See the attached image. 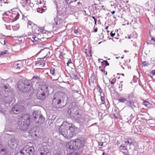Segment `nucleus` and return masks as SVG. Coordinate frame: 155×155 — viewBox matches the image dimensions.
<instances>
[{
	"mask_svg": "<svg viewBox=\"0 0 155 155\" xmlns=\"http://www.w3.org/2000/svg\"><path fill=\"white\" fill-rule=\"evenodd\" d=\"M143 104L147 107H151L152 104H150L148 101H144L143 103Z\"/></svg>",
	"mask_w": 155,
	"mask_h": 155,
	"instance_id": "a878e982",
	"label": "nucleus"
},
{
	"mask_svg": "<svg viewBox=\"0 0 155 155\" xmlns=\"http://www.w3.org/2000/svg\"><path fill=\"white\" fill-rule=\"evenodd\" d=\"M34 152L33 147L27 145L18 152L16 155H33Z\"/></svg>",
	"mask_w": 155,
	"mask_h": 155,
	"instance_id": "39448f33",
	"label": "nucleus"
},
{
	"mask_svg": "<svg viewBox=\"0 0 155 155\" xmlns=\"http://www.w3.org/2000/svg\"><path fill=\"white\" fill-rule=\"evenodd\" d=\"M97 87L99 89V91L100 92V93H101V87L100 86L98 85L97 86Z\"/></svg>",
	"mask_w": 155,
	"mask_h": 155,
	"instance_id": "603ef678",
	"label": "nucleus"
},
{
	"mask_svg": "<svg viewBox=\"0 0 155 155\" xmlns=\"http://www.w3.org/2000/svg\"><path fill=\"white\" fill-rule=\"evenodd\" d=\"M6 150L5 149L0 148V155H8Z\"/></svg>",
	"mask_w": 155,
	"mask_h": 155,
	"instance_id": "5701e85b",
	"label": "nucleus"
},
{
	"mask_svg": "<svg viewBox=\"0 0 155 155\" xmlns=\"http://www.w3.org/2000/svg\"><path fill=\"white\" fill-rule=\"evenodd\" d=\"M32 115L36 123L38 124H41L43 123L45 120V118L41 114V112L40 111H35L33 112Z\"/></svg>",
	"mask_w": 155,
	"mask_h": 155,
	"instance_id": "0eeeda50",
	"label": "nucleus"
},
{
	"mask_svg": "<svg viewBox=\"0 0 155 155\" xmlns=\"http://www.w3.org/2000/svg\"><path fill=\"white\" fill-rule=\"evenodd\" d=\"M44 10L43 8H38L37 9V11L38 12L40 13H42L43 12V11H44Z\"/></svg>",
	"mask_w": 155,
	"mask_h": 155,
	"instance_id": "473e14b6",
	"label": "nucleus"
},
{
	"mask_svg": "<svg viewBox=\"0 0 155 155\" xmlns=\"http://www.w3.org/2000/svg\"><path fill=\"white\" fill-rule=\"evenodd\" d=\"M142 64L143 66H147L149 64L148 62L146 61H143L142 62Z\"/></svg>",
	"mask_w": 155,
	"mask_h": 155,
	"instance_id": "2f4dec72",
	"label": "nucleus"
},
{
	"mask_svg": "<svg viewBox=\"0 0 155 155\" xmlns=\"http://www.w3.org/2000/svg\"><path fill=\"white\" fill-rule=\"evenodd\" d=\"M113 114H114V116L116 118H118V115H117V116L116 115H117L115 114L114 113Z\"/></svg>",
	"mask_w": 155,
	"mask_h": 155,
	"instance_id": "680f3d73",
	"label": "nucleus"
},
{
	"mask_svg": "<svg viewBox=\"0 0 155 155\" xmlns=\"http://www.w3.org/2000/svg\"><path fill=\"white\" fill-rule=\"evenodd\" d=\"M23 106L18 104L15 105L12 108V111L15 113L18 114L22 110Z\"/></svg>",
	"mask_w": 155,
	"mask_h": 155,
	"instance_id": "f8f14e48",
	"label": "nucleus"
},
{
	"mask_svg": "<svg viewBox=\"0 0 155 155\" xmlns=\"http://www.w3.org/2000/svg\"><path fill=\"white\" fill-rule=\"evenodd\" d=\"M115 13V11H113L112 12H111V13L112 14H114V13Z\"/></svg>",
	"mask_w": 155,
	"mask_h": 155,
	"instance_id": "774afa93",
	"label": "nucleus"
},
{
	"mask_svg": "<svg viewBox=\"0 0 155 155\" xmlns=\"http://www.w3.org/2000/svg\"><path fill=\"white\" fill-rule=\"evenodd\" d=\"M77 7H75L74 6H72L71 5H68V9L70 11V12H74L76 11L77 10Z\"/></svg>",
	"mask_w": 155,
	"mask_h": 155,
	"instance_id": "aec40b11",
	"label": "nucleus"
},
{
	"mask_svg": "<svg viewBox=\"0 0 155 155\" xmlns=\"http://www.w3.org/2000/svg\"><path fill=\"white\" fill-rule=\"evenodd\" d=\"M94 25L95 26L97 25V20L96 19V20H94Z\"/></svg>",
	"mask_w": 155,
	"mask_h": 155,
	"instance_id": "338daca9",
	"label": "nucleus"
},
{
	"mask_svg": "<svg viewBox=\"0 0 155 155\" xmlns=\"http://www.w3.org/2000/svg\"><path fill=\"white\" fill-rule=\"evenodd\" d=\"M38 28V30H39L40 32L42 33L44 30V28L41 27L40 28L39 27H37Z\"/></svg>",
	"mask_w": 155,
	"mask_h": 155,
	"instance_id": "72a5a7b5",
	"label": "nucleus"
},
{
	"mask_svg": "<svg viewBox=\"0 0 155 155\" xmlns=\"http://www.w3.org/2000/svg\"><path fill=\"white\" fill-rule=\"evenodd\" d=\"M48 87L46 85L41 86L37 93V98L40 100H45L48 96Z\"/></svg>",
	"mask_w": 155,
	"mask_h": 155,
	"instance_id": "20e7f679",
	"label": "nucleus"
},
{
	"mask_svg": "<svg viewBox=\"0 0 155 155\" xmlns=\"http://www.w3.org/2000/svg\"><path fill=\"white\" fill-rule=\"evenodd\" d=\"M150 74H152L153 76L155 75V70H152L150 73Z\"/></svg>",
	"mask_w": 155,
	"mask_h": 155,
	"instance_id": "49530a36",
	"label": "nucleus"
},
{
	"mask_svg": "<svg viewBox=\"0 0 155 155\" xmlns=\"http://www.w3.org/2000/svg\"><path fill=\"white\" fill-rule=\"evenodd\" d=\"M50 73L52 76L55 75V69L54 68H51L50 69Z\"/></svg>",
	"mask_w": 155,
	"mask_h": 155,
	"instance_id": "bb28decb",
	"label": "nucleus"
},
{
	"mask_svg": "<svg viewBox=\"0 0 155 155\" xmlns=\"http://www.w3.org/2000/svg\"><path fill=\"white\" fill-rule=\"evenodd\" d=\"M74 32L75 33H77L78 32V31L77 30L75 29L74 31Z\"/></svg>",
	"mask_w": 155,
	"mask_h": 155,
	"instance_id": "0e129e2a",
	"label": "nucleus"
},
{
	"mask_svg": "<svg viewBox=\"0 0 155 155\" xmlns=\"http://www.w3.org/2000/svg\"><path fill=\"white\" fill-rule=\"evenodd\" d=\"M2 89L5 92H9L11 91V88L8 84L5 85L2 88Z\"/></svg>",
	"mask_w": 155,
	"mask_h": 155,
	"instance_id": "6ab92c4d",
	"label": "nucleus"
},
{
	"mask_svg": "<svg viewBox=\"0 0 155 155\" xmlns=\"http://www.w3.org/2000/svg\"><path fill=\"white\" fill-rule=\"evenodd\" d=\"M120 147H122V148L121 149L123 150H127V148H126V147L124 146V145H122L120 146Z\"/></svg>",
	"mask_w": 155,
	"mask_h": 155,
	"instance_id": "a19ab883",
	"label": "nucleus"
},
{
	"mask_svg": "<svg viewBox=\"0 0 155 155\" xmlns=\"http://www.w3.org/2000/svg\"><path fill=\"white\" fill-rule=\"evenodd\" d=\"M73 135L72 133L70 132L68 130L67 131V133H65L64 136V137L67 139H69L73 137Z\"/></svg>",
	"mask_w": 155,
	"mask_h": 155,
	"instance_id": "a211bd4d",
	"label": "nucleus"
},
{
	"mask_svg": "<svg viewBox=\"0 0 155 155\" xmlns=\"http://www.w3.org/2000/svg\"><path fill=\"white\" fill-rule=\"evenodd\" d=\"M110 35L111 37H113L115 35V33H114L113 31H112L111 32Z\"/></svg>",
	"mask_w": 155,
	"mask_h": 155,
	"instance_id": "37998d69",
	"label": "nucleus"
},
{
	"mask_svg": "<svg viewBox=\"0 0 155 155\" xmlns=\"http://www.w3.org/2000/svg\"><path fill=\"white\" fill-rule=\"evenodd\" d=\"M116 79H113L112 80V81H111V82H110V84H114V83H115V81H116Z\"/></svg>",
	"mask_w": 155,
	"mask_h": 155,
	"instance_id": "a18cd8bd",
	"label": "nucleus"
},
{
	"mask_svg": "<svg viewBox=\"0 0 155 155\" xmlns=\"http://www.w3.org/2000/svg\"><path fill=\"white\" fill-rule=\"evenodd\" d=\"M77 5H76V4H75V5H76V6H77V5H80L81 4L80 2H78L77 3Z\"/></svg>",
	"mask_w": 155,
	"mask_h": 155,
	"instance_id": "052dcab7",
	"label": "nucleus"
},
{
	"mask_svg": "<svg viewBox=\"0 0 155 155\" xmlns=\"http://www.w3.org/2000/svg\"><path fill=\"white\" fill-rule=\"evenodd\" d=\"M66 145L67 148L70 150H76L74 141H71L70 142L67 143Z\"/></svg>",
	"mask_w": 155,
	"mask_h": 155,
	"instance_id": "ddd939ff",
	"label": "nucleus"
},
{
	"mask_svg": "<svg viewBox=\"0 0 155 155\" xmlns=\"http://www.w3.org/2000/svg\"><path fill=\"white\" fill-rule=\"evenodd\" d=\"M6 53V51H4L3 52H2L1 55H4V54H5Z\"/></svg>",
	"mask_w": 155,
	"mask_h": 155,
	"instance_id": "6e6d98bb",
	"label": "nucleus"
},
{
	"mask_svg": "<svg viewBox=\"0 0 155 155\" xmlns=\"http://www.w3.org/2000/svg\"><path fill=\"white\" fill-rule=\"evenodd\" d=\"M30 124V117L28 114H25L21 118V121H19L18 124V128L24 131L27 129Z\"/></svg>",
	"mask_w": 155,
	"mask_h": 155,
	"instance_id": "7ed1b4c3",
	"label": "nucleus"
},
{
	"mask_svg": "<svg viewBox=\"0 0 155 155\" xmlns=\"http://www.w3.org/2000/svg\"><path fill=\"white\" fill-rule=\"evenodd\" d=\"M3 2H4V1H2V0H0V6H2V3Z\"/></svg>",
	"mask_w": 155,
	"mask_h": 155,
	"instance_id": "13d9d810",
	"label": "nucleus"
},
{
	"mask_svg": "<svg viewBox=\"0 0 155 155\" xmlns=\"http://www.w3.org/2000/svg\"><path fill=\"white\" fill-rule=\"evenodd\" d=\"M19 15L18 14V13H17V15L16 16V17L15 18V21L17 20L19 18Z\"/></svg>",
	"mask_w": 155,
	"mask_h": 155,
	"instance_id": "79ce46f5",
	"label": "nucleus"
},
{
	"mask_svg": "<svg viewBox=\"0 0 155 155\" xmlns=\"http://www.w3.org/2000/svg\"><path fill=\"white\" fill-rule=\"evenodd\" d=\"M101 64L102 66H105V63L104 62V61H103L102 62H101Z\"/></svg>",
	"mask_w": 155,
	"mask_h": 155,
	"instance_id": "4d7b16f0",
	"label": "nucleus"
},
{
	"mask_svg": "<svg viewBox=\"0 0 155 155\" xmlns=\"http://www.w3.org/2000/svg\"><path fill=\"white\" fill-rule=\"evenodd\" d=\"M104 62L105 63V66L104 67V68L106 66L109 65V63L107 60H104Z\"/></svg>",
	"mask_w": 155,
	"mask_h": 155,
	"instance_id": "ea45409f",
	"label": "nucleus"
},
{
	"mask_svg": "<svg viewBox=\"0 0 155 155\" xmlns=\"http://www.w3.org/2000/svg\"><path fill=\"white\" fill-rule=\"evenodd\" d=\"M62 21V20L59 19L58 17H57L56 18H55L53 23V28L55 30L58 29V28H59L61 25V23Z\"/></svg>",
	"mask_w": 155,
	"mask_h": 155,
	"instance_id": "9d476101",
	"label": "nucleus"
},
{
	"mask_svg": "<svg viewBox=\"0 0 155 155\" xmlns=\"http://www.w3.org/2000/svg\"><path fill=\"white\" fill-rule=\"evenodd\" d=\"M8 130L6 129V127H5V130L4 131V133L8 134Z\"/></svg>",
	"mask_w": 155,
	"mask_h": 155,
	"instance_id": "8fccbe9b",
	"label": "nucleus"
},
{
	"mask_svg": "<svg viewBox=\"0 0 155 155\" xmlns=\"http://www.w3.org/2000/svg\"><path fill=\"white\" fill-rule=\"evenodd\" d=\"M122 82H123V81H120V83L119 84V88H121V89L120 90V91H121L122 90V87L123 84H122Z\"/></svg>",
	"mask_w": 155,
	"mask_h": 155,
	"instance_id": "c9c22d12",
	"label": "nucleus"
},
{
	"mask_svg": "<svg viewBox=\"0 0 155 155\" xmlns=\"http://www.w3.org/2000/svg\"><path fill=\"white\" fill-rule=\"evenodd\" d=\"M6 110L3 108H2L1 106H0V113L5 114L6 113Z\"/></svg>",
	"mask_w": 155,
	"mask_h": 155,
	"instance_id": "7c9ffc66",
	"label": "nucleus"
},
{
	"mask_svg": "<svg viewBox=\"0 0 155 155\" xmlns=\"http://www.w3.org/2000/svg\"><path fill=\"white\" fill-rule=\"evenodd\" d=\"M21 65H20L16 67H15L16 69H20L21 68Z\"/></svg>",
	"mask_w": 155,
	"mask_h": 155,
	"instance_id": "de8ad7c7",
	"label": "nucleus"
},
{
	"mask_svg": "<svg viewBox=\"0 0 155 155\" xmlns=\"http://www.w3.org/2000/svg\"><path fill=\"white\" fill-rule=\"evenodd\" d=\"M40 33L41 32H40L39 30H38V28H37L35 30V33L37 35H39L40 34Z\"/></svg>",
	"mask_w": 155,
	"mask_h": 155,
	"instance_id": "e433bc0d",
	"label": "nucleus"
},
{
	"mask_svg": "<svg viewBox=\"0 0 155 155\" xmlns=\"http://www.w3.org/2000/svg\"><path fill=\"white\" fill-rule=\"evenodd\" d=\"M67 95L62 92H56L54 95L52 100V105L56 108H61L64 106V102L67 99Z\"/></svg>",
	"mask_w": 155,
	"mask_h": 155,
	"instance_id": "f257e3e1",
	"label": "nucleus"
},
{
	"mask_svg": "<svg viewBox=\"0 0 155 155\" xmlns=\"http://www.w3.org/2000/svg\"><path fill=\"white\" fill-rule=\"evenodd\" d=\"M101 104H104V98L102 96H101Z\"/></svg>",
	"mask_w": 155,
	"mask_h": 155,
	"instance_id": "4c0bfd02",
	"label": "nucleus"
},
{
	"mask_svg": "<svg viewBox=\"0 0 155 155\" xmlns=\"http://www.w3.org/2000/svg\"><path fill=\"white\" fill-rule=\"evenodd\" d=\"M5 101L6 103L9 104L12 101V97L9 96L6 97L5 99Z\"/></svg>",
	"mask_w": 155,
	"mask_h": 155,
	"instance_id": "4be33fe9",
	"label": "nucleus"
},
{
	"mask_svg": "<svg viewBox=\"0 0 155 155\" xmlns=\"http://www.w3.org/2000/svg\"><path fill=\"white\" fill-rule=\"evenodd\" d=\"M77 107L75 106V104L74 103H71L68 107V110H71L73 109L74 107Z\"/></svg>",
	"mask_w": 155,
	"mask_h": 155,
	"instance_id": "b1692460",
	"label": "nucleus"
},
{
	"mask_svg": "<svg viewBox=\"0 0 155 155\" xmlns=\"http://www.w3.org/2000/svg\"><path fill=\"white\" fill-rule=\"evenodd\" d=\"M54 155H62L59 152H56L54 154Z\"/></svg>",
	"mask_w": 155,
	"mask_h": 155,
	"instance_id": "864d4df0",
	"label": "nucleus"
},
{
	"mask_svg": "<svg viewBox=\"0 0 155 155\" xmlns=\"http://www.w3.org/2000/svg\"><path fill=\"white\" fill-rule=\"evenodd\" d=\"M134 140L133 139L130 138L126 139L124 141V143L127 145L130 146L134 143Z\"/></svg>",
	"mask_w": 155,
	"mask_h": 155,
	"instance_id": "dca6fc26",
	"label": "nucleus"
},
{
	"mask_svg": "<svg viewBox=\"0 0 155 155\" xmlns=\"http://www.w3.org/2000/svg\"><path fill=\"white\" fill-rule=\"evenodd\" d=\"M70 124H69L68 130H69L70 132H71L74 135V133L75 130L76 129V128L74 125L71 124L70 126Z\"/></svg>",
	"mask_w": 155,
	"mask_h": 155,
	"instance_id": "f3484780",
	"label": "nucleus"
},
{
	"mask_svg": "<svg viewBox=\"0 0 155 155\" xmlns=\"http://www.w3.org/2000/svg\"><path fill=\"white\" fill-rule=\"evenodd\" d=\"M79 109L77 107H74L71 110H68V114L74 118H80L81 115L79 114Z\"/></svg>",
	"mask_w": 155,
	"mask_h": 155,
	"instance_id": "1a4fd4ad",
	"label": "nucleus"
},
{
	"mask_svg": "<svg viewBox=\"0 0 155 155\" xmlns=\"http://www.w3.org/2000/svg\"><path fill=\"white\" fill-rule=\"evenodd\" d=\"M126 104L127 106L132 108L133 110L137 107V104L133 94L128 95V101Z\"/></svg>",
	"mask_w": 155,
	"mask_h": 155,
	"instance_id": "423d86ee",
	"label": "nucleus"
},
{
	"mask_svg": "<svg viewBox=\"0 0 155 155\" xmlns=\"http://www.w3.org/2000/svg\"><path fill=\"white\" fill-rule=\"evenodd\" d=\"M12 27L13 30L16 31L18 29L19 26L18 25H15L12 26Z\"/></svg>",
	"mask_w": 155,
	"mask_h": 155,
	"instance_id": "c85d7f7f",
	"label": "nucleus"
},
{
	"mask_svg": "<svg viewBox=\"0 0 155 155\" xmlns=\"http://www.w3.org/2000/svg\"><path fill=\"white\" fill-rule=\"evenodd\" d=\"M40 155H46L48 152L47 147L46 146H41L39 151Z\"/></svg>",
	"mask_w": 155,
	"mask_h": 155,
	"instance_id": "4468645a",
	"label": "nucleus"
},
{
	"mask_svg": "<svg viewBox=\"0 0 155 155\" xmlns=\"http://www.w3.org/2000/svg\"><path fill=\"white\" fill-rule=\"evenodd\" d=\"M21 65V64H19L17 62H15L14 64V66L15 67H16Z\"/></svg>",
	"mask_w": 155,
	"mask_h": 155,
	"instance_id": "58836bf2",
	"label": "nucleus"
},
{
	"mask_svg": "<svg viewBox=\"0 0 155 155\" xmlns=\"http://www.w3.org/2000/svg\"><path fill=\"white\" fill-rule=\"evenodd\" d=\"M68 123L66 121H64L58 129L60 134H61L63 136H64L65 133H67V131L68 130Z\"/></svg>",
	"mask_w": 155,
	"mask_h": 155,
	"instance_id": "6e6552de",
	"label": "nucleus"
},
{
	"mask_svg": "<svg viewBox=\"0 0 155 155\" xmlns=\"http://www.w3.org/2000/svg\"><path fill=\"white\" fill-rule=\"evenodd\" d=\"M74 142L75 145L76 150L82 148L84 145V143L83 141H81V140L79 139H77Z\"/></svg>",
	"mask_w": 155,
	"mask_h": 155,
	"instance_id": "9b49d317",
	"label": "nucleus"
},
{
	"mask_svg": "<svg viewBox=\"0 0 155 155\" xmlns=\"http://www.w3.org/2000/svg\"><path fill=\"white\" fill-rule=\"evenodd\" d=\"M71 77L74 79L77 80L78 78V77L75 72L72 71V73L71 74Z\"/></svg>",
	"mask_w": 155,
	"mask_h": 155,
	"instance_id": "393cba45",
	"label": "nucleus"
},
{
	"mask_svg": "<svg viewBox=\"0 0 155 155\" xmlns=\"http://www.w3.org/2000/svg\"><path fill=\"white\" fill-rule=\"evenodd\" d=\"M118 101L119 102L121 103H124L125 102L127 101H128V96L126 98L124 97H120L118 100Z\"/></svg>",
	"mask_w": 155,
	"mask_h": 155,
	"instance_id": "412c9836",
	"label": "nucleus"
},
{
	"mask_svg": "<svg viewBox=\"0 0 155 155\" xmlns=\"http://www.w3.org/2000/svg\"><path fill=\"white\" fill-rule=\"evenodd\" d=\"M32 23L30 21H28V24L30 25H32Z\"/></svg>",
	"mask_w": 155,
	"mask_h": 155,
	"instance_id": "bf43d9fd",
	"label": "nucleus"
},
{
	"mask_svg": "<svg viewBox=\"0 0 155 155\" xmlns=\"http://www.w3.org/2000/svg\"><path fill=\"white\" fill-rule=\"evenodd\" d=\"M40 80L39 77L34 76L31 80L19 81L18 84V88L24 92H28L32 87V84L31 83L32 82H34L36 81H39Z\"/></svg>",
	"mask_w": 155,
	"mask_h": 155,
	"instance_id": "f03ea898",
	"label": "nucleus"
},
{
	"mask_svg": "<svg viewBox=\"0 0 155 155\" xmlns=\"http://www.w3.org/2000/svg\"><path fill=\"white\" fill-rule=\"evenodd\" d=\"M72 63V62H71V59H69L68 61V62H67V65L68 66H69V65L70 64H71Z\"/></svg>",
	"mask_w": 155,
	"mask_h": 155,
	"instance_id": "c03bdc74",
	"label": "nucleus"
},
{
	"mask_svg": "<svg viewBox=\"0 0 155 155\" xmlns=\"http://www.w3.org/2000/svg\"><path fill=\"white\" fill-rule=\"evenodd\" d=\"M135 114H132L130 115L131 118H133L135 116Z\"/></svg>",
	"mask_w": 155,
	"mask_h": 155,
	"instance_id": "5fc2aeb1",
	"label": "nucleus"
},
{
	"mask_svg": "<svg viewBox=\"0 0 155 155\" xmlns=\"http://www.w3.org/2000/svg\"><path fill=\"white\" fill-rule=\"evenodd\" d=\"M103 143L102 142H98V145L100 146H102L103 145Z\"/></svg>",
	"mask_w": 155,
	"mask_h": 155,
	"instance_id": "3c124183",
	"label": "nucleus"
},
{
	"mask_svg": "<svg viewBox=\"0 0 155 155\" xmlns=\"http://www.w3.org/2000/svg\"><path fill=\"white\" fill-rule=\"evenodd\" d=\"M68 155H79V153L78 152L73 151L68 153Z\"/></svg>",
	"mask_w": 155,
	"mask_h": 155,
	"instance_id": "cd10ccee",
	"label": "nucleus"
},
{
	"mask_svg": "<svg viewBox=\"0 0 155 155\" xmlns=\"http://www.w3.org/2000/svg\"><path fill=\"white\" fill-rule=\"evenodd\" d=\"M101 70L103 72H105V71H104V69H101Z\"/></svg>",
	"mask_w": 155,
	"mask_h": 155,
	"instance_id": "e2e57ef3",
	"label": "nucleus"
},
{
	"mask_svg": "<svg viewBox=\"0 0 155 155\" xmlns=\"http://www.w3.org/2000/svg\"><path fill=\"white\" fill-rule=\"evenodd\" d=\"M151 44L155 45V39L154 38H152L150 40Z\"/></svg>",
	"mask_w": 155,
	"mask_h": 155,
	"instance_id": "f704fd0d",
	"label": "nucleus"
},
{
	"mask_svg": "<svg viewBox=\"0 0 155 155\" xmlns=\"http://www.w3.org/2000/svg\"><path fill=\"white\" fill-rule=\"evenodd\" d=\"M37 4L39 5V4H41L40 1H37V2L36 3Z\"/></svg>",
	"mask_w": 155,
	"mask_h": 155,
	"instance_id": "69168bd1",
	"label": "nucleus"
},
{
	"mask_svg": "<svg viewBox=\"0 0 155 155\" xmlns=\"http://www.w3.org/2000/svg\"><path fill=\"white\" fill-rule=\"evenodd\" d=\"M94 31L95 32H97V27H95V26L94 27Z\"/></svg>",
	"mask_w": 155,
	"mask_h": 155,
	"instance_id": "09e8293b",
	"label": "nucleus"
},
{
	"mask_svg": "<svg viewBox=\"0 0 155 155\" xmlns=\"http://www.w3.org/2000/svg\"><path fill=\"white\" fill-rule=\"evenodd\" d=\"M8 143L9 147L12 149L15 146L16 141L15 139H11L8 141Z\"/></svg>",
	"mask_w": 155,
	"mask_h": 155,
	"instance_id": "2eb2a0df",
	"label": "nucleus"
},
{
	"mask_svg": "<svg viewBox=\"0 0 155 155\" xmlns=\"http://www.w3.org/2000/svg\"><path fill=\"white\" fill-rule=\"evenodd\" d=\"M32 41L33 42H36L37 41H38L39 40V39L37 37H36L32 38Z\"/></svg>",
	"mask_w": 155,
	"mask_h": 155,
	"instance_id": "c756f323",
	"label": "nucleus"
}]
</instances>
